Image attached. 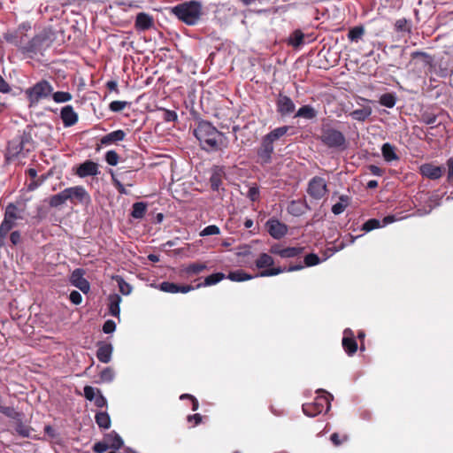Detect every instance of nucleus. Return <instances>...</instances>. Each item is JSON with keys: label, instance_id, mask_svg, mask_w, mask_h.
<instances>
[{"label": "nucleus", "instance_id": "de8ad7c7", "mask_svg": "<svg viewBox=\"0 0 453 453\" xmlns=\"http://www.w3.org/2000/svg\"><path fill=\"white\" fill-rule=\"evenodd\" d=\"M396 98L391 93L383 94L380 98V104L388 108H393L395 105Z\"/></svg>", "mask_w": 453, "mask_h": 453}, {"label": "nucleus", "instance_id": "603ef678", "mask_svg": "<svg viewBox=\"0 0 453 453\" xmlns=\"http://www.w3.org/2000/svg\"><path fill=\"white\" fill-rule=\"evenodd\" d=\"M382 226L380 221L377 219H368L362 226V230L365 232H370L373 229L379 228Z\"/></svg>", "mask_w": 453, "mask_h": 453}, {"label": "nucleus", "instance_id": "6ab92c4d", "mask_svg": "<svg viewBox=\"0 0 453 453\" xmlns=\"http://www.w3.org/2000/svg\"><path fill=\"white\" fill-rule=\"evenodd\" d=\"M60 117L65 127H72L78 121V114L72 105H65L62 108Z\"/></svg>", "mask_w": 453, "mask_h": 453}, {"label": "nucleus", "instance_id": "20e7f679", "mask_svg": "<svg viewBox=\"0 0 453 453\" xmlns=\"http://www.w3.org/2000/svg\"><path fill=\"white\" fill-rule=\"evenodd\" d=\"M319 395L315 398L314 402L303 403V411L306 416L315 417L323 411L327 412L331 406L333 396L323 389L317 391Z\"/></svg>", "mask_w": 453, "mask_h": 453}, {"label": "nucleus", "instance_id": "dca6fc26", "mask_svg": "<svg viewBox=\"0 0 453 453\" xmlns=\"http://www.w3.org/2000/svg\"><path fill=\"white\" fill-rule=\"evenodd\" d=\"M159 289L163 292L166 293H188L189 291L195 290L196 288L191 285H178L170 281H163L159 284Z\"/></svg>", "mask_w": 453, "mask_h": 453}, {"label": "nucleus", "instance_id": "774afa93", "mask_svg": "<svg viewBox=\"0 0 453 453\" xmlns=\"http://www.w3.org/2000/svg\"><path fill=\"white\" fill-rule=\"evenodd\" d=\"M446 164L448 166V180L453 182V157L449 158Z\"/></svg>", "mask_w": 453, "mask_h": 453}, {"label": "nucleus", "instance_id": "0e129e2a", "mask_svg": "<svg viewBox=\"0 0 453 453\" xmlns=\"http://www.w3.org/2000/svg\"><path fill=\"white\" fill-rule=\"evenodd\" d=\"M10 241L13 246L19 244L22 241L20 232L18 230L12 232L10 234Z\"/></svg>", "mask_w": 453, "mask_h": 453}, {"label": "nucleus", "instance_id": "f704fd0d", "mask_svg": "<svg viewBox=\"0 0 453 453\" xmlns=\"http://www.w3.org/2000/svg\"><path fill=\"white\" fill-rule=\"evenodd\" d=\"M226 278L232 281L242 282V281L251 280L254 278V276H252L250 273H247L246 272H244L242 269H238V270L230 272L228 273V275L226 276Z\"/></svg>", "mask_w": 453, "mask_h": 453}, {"label": "nucleus", "instance_id": "bb28decb", "mask_svg": "<svg viewBox=\"0 0 453 453\" xmlns=\"http://www.w3.org/2000/svg\"><path fill=\"white\" fill-rule=\"evenodd\" d=\"M108 306H109V313L110 315L113 317L119 318L120 314V303L122 301V298L118 294H111L108 297Z\"/></svg>", "mask_w": 453, "mask_h": 453}, {"label": "nucleus", "instance_id": "aec40b11", "mask_svg": "<svg viewBox=\"0 0 453 453\" xmlns=\"http://www.w3.org/2000/svg\"><path fill=\"white\" fill-rule=\"evenodd\" d=\"M412 59L419 58L427 71H434L436 69L437 61L426 52L423 51H413L411 55Z\"/></svg>", "mask_w": 453, "mask_h": 453}, {"label": "nucleus", "instance_id": "9b49d317", "mask_svg": "<svg viewBox=\"0 0 453 453\" xmlns=\"http://www.w3.org/2000/svg\"><path fill=\"white\" fill-rule=\"evenodd\" d=\"M303 247H287L282 248L280 244L273 245L270 252L278 255L282 258H291L300 256L303 252Z\"/></svg>", "mask_w": 453, "mask_h": 453}, {"label": "nucleus", "instance_id": "a19ab883", "mask_svg": "<svg viewBox=\"0 0 453 453\" xmlns=\"http://www.w3.org/2000/svg\"><path fill=\"white\" fill-rule=\"evenodd\" d=\"M96 423L100 428L108 429L111 426V418L106 411L97 412L95 416Z\"/></svg>", "mask_w": 453, "mask_h": 453}, {"label": "nucleus", "instance_id": "052dcab7", "mask_svg": "<svg viewBox=\"0 0 453 453\" xmlns=\"http://www.w3.org/2000/svg\"><path fill=\"white\" fill-rule=\"evenodd\" d=\"M95 402V405L98 408H103L107 405L106 398L102 395L100 390H97V395L93 400Z\"/></svg>", "mask_w": 453, "mask_h": 453}, {"label": "nucleus", "instance_id": "7c9ffc66", "mask_svg": "<svg viewBox=\"0 0 453 453\" xmlns=\"http://www.w3.org/2000/svg\"><path fill=\"white\" fill-rule=\"evenodd\" d=\"M381 153H382L384 159L387 162H391V161L399 159V157L397 156V154L395 152V146L391 145L388 142H386L382 145Z\"/></svg>", "mask_w": 453, "mask_h": 453}, {"label": "nucleus", "instance_id": "3c124183", "mask_svg": "<svg viewBox=\"0 0 453 453\" xmlns=\"http://www.w3.org/2000/svg\"><path fill=\"white\" fill-rule=\"evenodd\" d=\"M0 413L12 419H16L19 416L13 407L4 406L3 404L0 405Z\"/></svg>", "mask_w": 453, "mask_h": 453}, {"label": "nucleus", "instance_id": "7ed1b4c3", "mask_svg": "<svg viewBox=\"0 0 453 453\" xmlns=\"http://www.w3.org/2000/svg\"><path fill=\"white\" fill-rule=\"evenodd\" d=\"M172 13L188 26L196 25L203 13V5L199 1H188L172 8Z\"/></svg>", "mask_w": 453, "mask_h": 453}, {"label": "nucleus", "instance_id": "69168bd1", "mask_svg": "<svg viewBox=\"0 0 453 453\" xmlns=\"http://www.w3.org/2000/svg\"><path fill=\"white\" fill-rule=\"evenodd\" d=\"M177 113L174 111L164 110V119L167 122H173L177 120Z\"/></svg>", "mask_w": 453, "mask_h": 453}, {"label": "nucleus", "instance_id": "423d86ee", "mask_svg": "<svg viewBox=\"0 0 453 453\" xmlns=\"http://www.w3.org/2000/svg\"><path fill=\"white\" fill-rule=\"evenodd\" d=\"M319 140L329 149L344 150L346 148V138L344 134L331 127H323L321 128Z\"/></svg>", "mask_w": 453, "mask_h": 453}, {"label": "nucleus", "instance_id": "ddd939ff", "mask_svg": "<svg viewBox=\"0 0 453 453\" xmlns=\"http://www.w3.org/2000/svg\"><path fill=\"white\" fill-rule=\"evenodd\" d=\"M268 233L274 239H280L288 233V226L276 219H270L266 224Z\"/></svg>", "mask_w": 453, "mask_h": 453}, {"label": "nucleus", "instance_id": "c9c22d12", "mask_svg": "<svg viewBox=\"0 0 453 453\" xmlns=\"http://www.w3.org/2000/svg\"><path fill=\"white\" fill-rule=\"evenodd\" d=\"M4 218L15 222L17 219H22V216L19 214V208L16 204L10 203L5 207Z\"/></svg>", "mask_w": 453, "mask_h": 453}, {"label": "nucleus", "instance_id": "b1692460", "mask_svg": "<svg viewBox=\"0 0 453 453\" xmlns=\"http://www.w3.org/2000/svg\"><path fill=\"white\" fill-rule=\"evenodd\" d=\"M304 267L303 265L302 264H299V265H292V266H289L288 268H281V267H277V268H271V269H266V270H264L262 272H260L258 274H257L256 276H259V277H270V276H274V275H278L281 273H284V272H293V271H297V270H301Z\"/></svg>", "mask_w": 453, "mask_h": 453}, {"label": "nucleus", "instance_id": "13d9d810", "mask_svg": "<svg viewBox=\"0 0 453 453\" xmlns=\"http://www.w3.org/2000/svg\"><path fill=\"white\" fill-rule=\"evenodd\" d=\"M127 104L128 103L127 101H112L109 104V109L113 112H119L125 109Z\"/></svg>", "mask_w": 453, "mask_h": 453}, {"label": "nucleus", "instance_id": "0eeeda50", "mask_svg": "<svg viewBox=\"0 0 453 453\" xmlns=\"http://www.w3.org/2000/svg\"><path fill=\"white\" fill-rule=\"evenodd\" d=\"M30 140V136L27 134H22L12 138L9 142L5 152V159L12 161L19 157H25V145Z\"/></svg>", "mask_w": 453, "mask_h": 453}, {"label": "nucleus", "instance_id": "bf43d9fd", "mask_svg": "<svg viewBox=\"0 0 453 453\" xmlns=\"http://www.w3.org/2000/svg\"><path fill=\"white\" fill-rule=\"evenodd\" d=\"M97 390L98 388H95L91 386H85L83 388L84 391V396L88 401H93L95 397L97 395Z\"/></svg>", "mask_w": 453, "mask_h": 453}, {"label": "nucleus", "instance_id": "f03ea898", "mask_svg": "<svg viewBox=\"0 0 453 453\" xmlns=\"http://www.w3.org/2000/svg\"><path fill=\"white\" fill-rule=\"evenodd\" d=\"M6 40L15 44L21 53L33 57L48 49L53 42L54 37L50 29H43L27 43H23L22 40H14L12 36L6 37Z\"/></svg>", "mask_w": 453, "mask_h": 453}, {"label": "nucleus", "instance_id": "393cba45", "mask_svg": "<svg viewBox=\"0 0 453 453\" xmlns=\"http://www.w3.org/2000/svg\"><path fill=\"white\" fill-rule=\"evenodd\" d=\"M113 347L111 343H101L96 351V357L102 363L108 364L111 360Z\"/></svg>", "mask_w": 453, "mask_h": 453}, {"label": "nucleus", "instance_id": "9d476101", "mask_svg": "<svg viewBox=\"0 0 453 453\" xmlns=\"http://www.w3.org/2000/svg\"><path fill=\"white\" fill-rule=\"evenodd\" d=\"M276 109L277 112L282 116H288L292 114L296 110V105L293 100L283 94H279L276 99Z\"/></svg>", "mask_w": 453, "mask_h": 453}, {"label": "nucleus", "instance_id": "2eb2a0df", "mask_svg": "<svg viewBox=\"0 0 453 453\" xmlns=\"http://www.w3.org/2000/svg\"><path fill=\"white\" fill-rule=\"evenodd\" d=\"M100 173L98 164L91 161L86 160L82 164H81L77 170L76 174L80 178H86L88 176H96Z\"/></svg>", "mask_w": 453, "mask_h": 453}, {"label": "nucleus", "instance_id": "f8f14e48", "mask_svg": "<svg viewBox=\"0 0 453 453\" xmlns=\"http://www.w3.org/2000/svg\"><path fill=\"white\" fill-rule=\"evenodd\" d=\"M84 270L81 268L75 269L71 274L70 282L73 287L87 294L90 289V285L84 278Z\"/></svg>", "mask_w": 453, "mask_h": 453}, {"label": "nucleus", "instance_id": "c756f323", "mask_svg": "<svg viewBox=\"0 0 453 453\" xmlns=\"http://www.w3.org/2000/svg\"><path fill=\"white\" fill-rule=\"evenodd\" d=\"M289 130V127L283 126L280 127H276L271 132H269L267 134H265L264 137H265L268 141H270L273 144L274 142L280 140L281 137H283L288 131Z\"/></svg>", "mask_w": 453, "mask_h": 453}, {"label": "nucleus", "instance_id": "c03bdc74", "mask_svg": "<svg viewBox=\"0 0 453 453\" xmlns=\"http://www.w3.org/2000/svg\"><path fill=\"white\" fill-rule=\"evenodd\" d=\"M50 96H52L54 102L57 104L66 103L71 101L73 98L72 94L65 91L52 92Z\"/></svg>", "mask_w": 453, "mask_h": 453}, {"label": "nucleus", "instance_id": "2f4dec72", "mask_svg": "<svg viewBox=\"0 0 453 453\" xmlns=\"http://www.w3.org/2000/svg\"><path fill=\"white\" fill-rule=\"evenodd\" d=\"M223 176H224V172L221 168H216L213 171V173L210 178L211 188L212 190H214V191L219 190V188L222 184Z\"/></svg>", "mask_w": 453, "mask_h": 453}, {"label": "nucleus", "instance_id": "a211bd4d", "mask_svg": "<svg viewBox=\"0 0 453 453\" xmlns=\"http://www.w3.org/2000/svg\"><path fill=\"white\" fill-rule=\"evenodd\" d=\"M154 20L151 15L146 12H139L136 15L134 27L137 31H146L152 27Z\"/></svg>", "mask_w": 453, "mask_h": 453}, {"label": "nucleus", "instance_id": "680f3d73", "mask_svg": "<svg viewBox=\"0 0 453 453\" xmlns=\"http://www.w3.org/2000/svg\"><path fill=\"white\" fill-rule=\"evenodd\" d=\"M109 448H110V446L106 441H98V442L95 443V445L93 446V450L96 453H104Z\"/></svg>", "mask_w": 453, "mask_h": 453}, {"label": "nucleus", "instance_id": "72a5a7b5", "mask_svg": "<svg viewBox=\"0 0 453 453\" xmlns=\"http://www.w3.org/2000/svg\"><path fill=\"white\" fill-rule=\"evenodd\" d=\"M317 116L316 110L311 105H303L300 107L295 114V118H303L312 119Z\"/></svg>", "mask_w": 453, "mask_h": 453}, {"label": "nucleus", "instance_id": "ea45409f", "mask_svg": "<svg viewBox=\"0 0 453 453\" xmlns=\"http://www.w3.org/2000/svg\"><path fill=\"white\" fill-rule=\"evenodd\" d=\"M304 35L301 30H295L288 37V43L294 48H298L303 44Z\"/></svg>", "mask_w": 453, "mask_h": 453}, {"label": "nucleus", "instance_id": "412c9836", "mask_svg": "<svg viewBox=\"0 0 453 453\" xmlns=\"http://www.w3.org/2000/svg\"><path fill=\"white\" fill-rule=\"evenodd\" d=\"M420 173L430 180H438L442 175L443 168L432 164H424L420 166Z\"/></svg>", "mask_w": 453, "mask_h": 453}, {"label": "nucleus", "instance_id": "cd10ccee", "mask_svg": "<svg viewBox=\"0 0 453 453\" xmlns=\"http://www.w3.org/2000/svg\"><path fill=\"white\" fill-rule=\"evenodd\" d=\"M16 226L15 222L4 217L3 221L0 224V247H3L5 243V238L8 233Z\"/></svg>", "mask_w": 453, "mask_h": 453}, {"label": "nucleus", "instance_id": "e2e57ef3", "mask_svg": "<svg viewBox=\"0 0 453 453\" xmlns=\"http://www.w3.org/2000/svg\"><path fill=\"white\" fill-rule=\"evenodd\" d=\"M116 330V323L111 320L108 319L104 322L103 326V332L104 334H111Z\"/></svg>", "mask_w": 453, "mask_h": 453}, {"label": "nucleus", "instance_id": "f257e3e1", "mask_svg": "<svg viewBox=\"0 0 453 453\" xmlns=\"http://www.w3.org/2000/svg\"><path fill=\"white\" fill-rule=\"evenodd\" d=\"M194 135L199 141L203 150L217 151L224 145L226 139L223 133L219 132L209 121L202 120L194 129Z\"/></svg>", "mask_w": 453, "mask_h": 453}, {"label": "nucleus", "instance_id": "79ce46f5", "mask_svg": "<svg viewBox=\"0 0 453 453\" xmlns=\"http://www.w3.org/2000/svg\"><path fill=\"white\" fill-rule=\"evenodd\" d=\"M66 202L67 200L65 189L49 198V205L52 208H58Z\"/></svg>", "mask_w": 453, "mask_h": 453}, {"label": "nucleus", "instance_id": "37998d69", "mask_svg": "<svg viewBox=\"0 0 453 453\" xmlns=\"http://www.w3.org/2000/svg\"><path fill=\"white\" fill-rule=\"evenodd\" d=\"M273 264H274L273 258L266 253L260 254L259 257L256 260V266L258 269L270 267Z\"/></svg>", "mask_w": 453, "mask_h": 453}, {"label": "nucleus", "instance_id": "4468645a", "mask_svg": "<svg viewBox=\"0 0 453 453\" xmlns=\"http://www.w3.org/2000/svg\"><path fill=\"white\" fill-rule=\"evenodd\" d=\"M274 151L273 144L265 137L262 138L261 145L257 150V157L263 165H267L272 162V155Z\"/></svg>", "mask_w": 453, "mask_h": 453}, {"label": "nucleus", "instance_id": "1a4fd4ad", "mask_svg": "<svg viewBox=\"0 0 453 453\" xmlns=\"http://www.w3.org/2000/svg\"><path fill=\"white\" fill-rule=\"evenodd\" d=\"M66 200L73 204L82 203L89 201L90 197L87 190L82 186H74L65 188Z\"/></svg>", "mask_w": 453, "mask_h": 453}, {"label": "nucleus", "instance_id": "49530a36", "mask_svg": "<svg viewBox=\"0 0 453 453\" xmlns=\"http://www.w3.org/2000/svg\"><path fill=\"white\" fill-rule=\"evenodd\" d=\"M365 34V29L361 26L352 27L348 34V38L351 42H357Z\"/></svg>", "mask_w": 453, "mask_h": 453}, {"label": "nucleus", "instance_id": "8fccbe9b", "mask_svg": "<svg viewBox=\"0 0 453 453\" xmlns=\"http://www.w3.org/2000/svg\"><path fill=\"white\" fill-rule=\"evenodd\" d=\"M430 73H434L440 77H447L449 75L450 71L447 65H443L442 61H437L436 69L434 71H428Z\"/></svg>", "mask_w": 453, "mask_h": 453}, {"label": "nucleus", "instance_id": "a18cd8bd", "mask_svg": "<svg viewBox=\"0 0 453 453\" xmlns=\"http://www.w3.org/2000/svg\"><path fill=\"white\" fill-rule=\"evenodd\" d=\"M114 280L117 281L119 291L121 294L127 296L132 292V286L125 281V280L120 276L114 277Z\"/></svg>", "mask_w": 453, "mask_h": 453}, {"label": "nucleus", "instance_id": "a878e982", "mask_svg": "<svg viewBox=\"0 0 453 453\" xmlns=\"http://www.w3.org/2000/svg\"><path fill=\"white\" fill-rule=\"evenodd\" d=\"M126 133L121 130H116L103 136L100 140L102 145H110L118 142H121L125 139Z\"/></svg>", "mask_w": 453, "mask_h": 453}, {"label": "nucleus", "instance_id": "5701e85b", "mask_svg": "<svg viewBox=\"0 0 453 453\" xmlns=\"http://www.w3.org/2000/svg\"><path fill=\"white\" fill-rule=\"evenodd\" d=\"M207 269V265L205 263L196 262L191 263L186 266H184L180 270L181 276L189 278L195 275L200 274L202 272Z\"/></svg>", "mask_w": 453, "mask_h": 453}, {"label": "nucleus", "instance_id": "39448f33", "mask_svg": "<svg viewBox=\"0 0 453 453\" xmlns=\"http://www.w3.org/2000/svg\"><path fill=\"white\" fill-rule=\"evenodd\" d=\"M54 88L46 80H41L32 87L25 90L26 97L29 102V107L38 104L41 100L47 99L52 94Z\"/></svg>", "mask_w": 453, "mask_h": 453}, {"label": "nucleus", "instance_id": "4c0bfd02", "mask_svg": "<svg viewBox=\"0 0 453 453\" xmlns=\"http://www.w3.org/2000/svg\"><path fill=\"white\" fill-rule=\"evenodd\" d=\"M104 441L108 442L110 448L115 449H120L123 445L121 437L113 431L105 435Z\"/></svg>", "mask_w": 453, "mask_h": 453}, {"label": "nucleus", "instance_id": "58836bf2", "mask_svg": "<svg viewBox=\"0 0 453 453\" xmlns=\"http://www.w3.org/2000/svg\"><path fill=\"white\" fill-rule=\"evenodd\" d=\"M147 211V204L143 202L134 203L132 206L131 216L134 219H141L144 217Z\"/></svg>", "mask_w": 453, "mask_h": 453}, {"label": "nucleus", "instance_id": "864d4df0", "mask_svg": "<svg viewBox=\"0 0 453 453\" xmlns=\"http://www.w3.org/2000/svg\"><path fill=\"white\" fill-rule=\"evenodd\" d=\"M119 157L115 150H109L105 154V161L108 165L115 166L119 163Z\"/></svg>", "mask_w": 453, "mask_h": 453}, {"label": "nucleus", "instance_id": "e433bc0d", "mask_svg": "<svg viewBox=\"0 0 453 453\" xmlns=\"http://www.w3.org/2000/svg\"><path fill=\"white\" fill-rule=\"evenodd\" d=\"M340 201L332 206V212L335 215L342 213L349 204L350 198L346 195L339 197Z\"/></svg>", "mask_w": 453, "mask_h": 453}, {"label": "nucleus", "instance_id": "6e6552de", "mask_svg": "<svg viewBox=\"0 0 453 453\" xmlns=\"http://www.w3.org/2000/svg\"><path fill=\"white\" fill-rule=\"evenodd\" d=\"M327 192V184L324 178L315 176L309 180L307 193L315 200H319Z\"/></svg>", "mask_w": 453, "mask_h": 453}, {"label": "nucleus", "instance_id": "f3484780", "mask_svg": "<svg viewBox=\"0 0 453 453\" xmlns=\"http://www.w3.org/2000/svg\"><path fill=\"white\" fill-rule=\"evenodd\" d=\"M342 347L349 356L355 354L357 349V343L349 328H346L343 332Z\"/></svg>", "mask_w": 453, "mask_h": 453}, {"label": "nucleus", "instance_id": "4d7b16f0", "mask_svg": "<svg viewBox=\"0 0 453 453\" xmlns=\"http://www.w3.org/2000/svg\"><path fill=\"white\" fill-rule=\"evenodd\" d=\"M220 230L219 228L215 225H210L204 227L201 233V236H208V235H217L219 234Z\"/></svg>", "mask_w": 453, "mask_h": 453}, {"label": "nucleus", "instance_id": "338daca9", "mask_svg": "<svg viewBox=\"0 0 453 453\" xmlns=\"http://www.w3.org/2000/svg\"><path fill=\"white\" fill-rule=\"evenodd\" d=\"M69 299L73 304L78 305L81 303L82 296L80 292L73 290L70 293Z\"/></svg>", "mask_w": 453, "mask_h": 453}, {"label": "nucleus", "instance_id": "09e8293b", "mask_svg": "<svg viewBox=\"0 0 453 453\" xmlns=\"http://www.w3.org/2000/svg\"><path fill=\"white\" fill-rule=\"evenodd\" d=\"M99 376L101 382L111 383L115 378V372L111 367H105Z\"/></svg>", "mask_w": 453, "mask_h": 453}, {"label": "nucleus", "instance_id": "473e14b6", "mask_svg": "<svg viewBox=\"0 0 453 453\" xmlns=\"http://www.w3.org/2000/svg\"><path fill=\"white\" fill-rule=\"evenodd\" d=\"M372 112L370 106H364L361 109H357L349 113V116L357 121H365L367 119Z\"/></svg>", "mask_w": 453, "mask_h": 453}, {"label": "nucleus", "instance_id": "c85d7f7f", "mask_svg": "<svg viewBox=\"0 0 453 453\" xmlns=\"http://www.w3.org/2000/svg\"><path fill=\"white\" fill-rule=\"evenodd\" d=\"M225 278H226V275L223 273H212V274L207 276L204 279L203 282L198 283L195 288L196 289V288H203V287L212 286V285L219 283Z\"/></svg>", "mask_w": 453, "mask_h": 453}, {"label": "nucleus", "instance_id": "6e6d98bb", "mask_svg": "<svg viewBox=\"0 0 453 453\" xmlns=\"http://www.w3.org/2000/svg\"><path fill=\"white\" fill-rule=\"evenodd\" d=\"M320 262L321 260L319 256L314 253H310L304 257V264L306 266H314L319 265Z\"/></svg>", "mask_w": 453, "mask_h": 453}, {"label": "nucleus", "instance_id": "4be33fe9", "mask_svg": "<svg viewBox=\"0 0 453 453\" xmlns=\"http://www.w3.org/2000/svg\"><path fill=\"white\" fill-rule=\"evenodd\" d=\"M307 210H311L305 200H293L288 206V212L295 217L304 214Z\"/></svg>", "mask_w": 453, "mask_h": 453}, {"label": "nucleus", "instance_id": "5fc2aeb1", "mask_svg": "<svg viewBox=\"0 0 453 453\" xmlns=\"http://www.w3.org/2000/svg\"><path fill=\"white\" fill-rule=\"evenodd\" d=\"M437 120V116L432 112L424 111L421 114L420 121L426 125H434Z\"/></svg>", "mask_w": 453, "mask_h": 453}]
</instances>
